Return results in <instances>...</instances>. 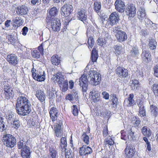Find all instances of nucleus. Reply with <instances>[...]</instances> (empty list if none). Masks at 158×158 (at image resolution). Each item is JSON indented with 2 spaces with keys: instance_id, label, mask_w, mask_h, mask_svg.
<instances>
[{
  "instance_id": "c03bdc74",
  "label": "nucleus",
  "mask_w": 158,
  "mask_h": 158,
  "mask_svg": "<svg viewBox=\"0 0 158 158\" xmlns=\"http://www.w3.org/2000/svg\"><path fill=\"white\" fill-rule=\"evenodd\" d=\"M68 88V81L67 80H65L62 84V91L63 92L66 91Z\"/></svg>"
},
{
  "instance_id": "680f3d73",
  "label": "nucleus",
  "mask_w": 158,
  "mask_h": 158,
  "mask_svg": "<svg viewBox=\"0 0 158 158\" xmlns=\"http://www.w3.org/2000/svg\"><path fill=\"white\" fill-rule=\"evenodd\" d=\"M108 129L107 127H105L103 129V135L104 136H106L108 135Z\"/></svg>"
},
{
  "instance_id": "f257e3e1",
  "label": "nucleus",
  "mask_w": 158,
  "mask_h": 158,
  "mask_svg": "<svg viewBox=\"0 0 158 158\" xmlns=\"http://www.w3.org/2000/svg\"><path fill=\"white\" fill-rule=\"evenodd\" d=\"M89 79V82L91 84L96 86L100 83L101 81V75L93 70H89L86 73L85 71L84 74L81 76L79 81V85L82 88V91L84 94L87 90Z\"/></svg>"
},
{
  "instance_id": "4468645a",
  "label": "nucleus",
  "mask_w": 158,
  "mask_h": 158,
  "mask_svg": "<svg viewBox=\"0 0 158 158\" xmlns=\"http://www.w3.org/2000/svg\"><path fill=\"white\" fill-rule=\"evenodd\" d=\"M115 72L120 77H126L128 75V70L122 67H118L116 69Z\"/></svg>"
},
{
  "instance_id": "0eeeda50",
  "label": "nucleus",
  "mask_w": 158,
  "mask_h": 158,
  "mask_svg": "<svg viewBox=\"0 0 158 158\" xmlns=\"http://www.w3.org/2000/svg\"><path fill=\"white\" fill-rule=\"evenodd\" d=\"M51 20V26L52 30L55 32L59 31L61 26L60 20L55 18H52Z\"/></svg>"
},
{
  "instance_id": "a19ab883",
  "label": "nucleus",
  "mask_w": 158,
  "mask_h": 158,
  "mask_svg": "<svg viewBox=\"0 0 158 158\" xmlns=\"http://www.w3.org/2000/svg\"><path fill=\"white\" fill-rule=\"evenodd\" d=\"M115 49V53L117 54H119L121 53L123 51V48L122 46L120 45H116L114 47Z\"/></svg>"
},
{
  "instance_id": "1a4fd4ad",
  "label": "nucleus",
  "mask_w": 158,
  "mask_h": 158,
  "mask_svg": "<svg viewBox=\"0 0 158 158\" xmlns=\"http://www.w3.org/2000/svg\"><path fill=\"white\" fill-rule=\"evenodd\" d=\"M125 12L129 18H133L136 14V8L133 5H128L126 9Z\"/></svg>"
},
{
  "instance_id": "473e14b6",
  "label": "nucleus",
  "mask_w": 158,
  "mask_h": 158,
  "mask_svg": "<svg viewBox=\"0 0 158 158\" xmlns=\"http://www.w3.org/2000/svg\"><path fill=\"white\" fill-rule=\"evenodd\" d=\"M150 108L152 115L156 117L158 114V108L157 106L155 105H151Z\"/></svg>"
},
{
  "instance_id": "49530a36",
  "label": "nucleus",
  "mask_w": 158,
  "mask_h": 158,
  "mask_svg": "<svg viewBox=\"0 0 158 158\" xmlns=\"http://www.w3.org/2000/svg\"><path fill=\"white\" fill-rule=\"evenodd\" d=\"M87 43L88 45V48H91L94 46V41L93 38L91 36L88 39Z\"/></svg>"
},
{
  "instance_id": "b1692460",
  "label": "nucleus",
  "mask_w": 158,
  "mask_h": 158,
  "mask_svg": "<svg viewBox=\"0 0 158 158\" xmlns=\"http://www.w3.org/2000/svg\"><path fill=\"white\" fill-rule=\"evenodd\" d=\"M36 96L38 99L41 102L44 101L46 98V95L43 91L41 90H37L36 92Z\"/></svg>"
},
{
  "instance_id": "774afa93",
  "label": "nucleus",
  "mask_w": 158,
  "mask_h": 158,
  "mask_svg": "<svg viewBox=\"0 0 158 158\" xmlns=\"http://www.w3.org/2000/svg\"><path fill=\"white\" fill-rule=\"evenodd\" d=\"M113 30L112 31V33L115 35V34H117L118 31L120 30H119V28L118 27H114L113 28Z\"/></svg>"
},
{
  "instance_id": "3c124183",
  "label": "nucleus",
  "mask_w": 158,
  "mask_h": 158,
  "mask_svg": "<svg viewBox=\"0 0 158 158\" xmlns=\"http://www.w3.org/2000/svg\"><path fill=\"white\" fill-rule=\"evenodd\" d=\"M152 90L156 96H158V83L154 84L152 85Z\"/></svg>"
},
{
  "instance_id": "423d86ee",
  "label": "nucleus",
  "mask_w": 158,
  "mask_h": 158,
  "mask_svg": "<svg viewBox=\"0 0 158 158\" xmlns=\"http://www.w3.org/2000/svg\"><path fill=\"white\" fill-rule=\"evenodd\" d=\"M3 94L6 99H12L14 96V93L12 88L10 85L7 84L4 86Z\"/></svg>"
},
{
  "instance_id": "f704fd0d",
  "label": "nucleus",
  "mask_w": 158,
  "mask_h": 158,
  "mask_svg": "<svg viewBox=\"0 0 158 158\" xmlns=\"http://www.w3.org/2000/svg\"><path fill=\"white\" fill-rule=\"evenodd\" d=\"M98 58V52L96 48H93L92 52L91 59L92 62H95Z\"/></svg>"
},
{
  "instance_id": "dca6fc26",
  "label": "nucleus",
  "mask_w": 158,
  "mask_h": 158,
  "mask_svg": "<svg viewBox=\"0 0 158 158\" xmlns=\"http://www.w3.org/2000/svg\"><path fill=\"white\" fill-rule=\"evenodd\" d=\"M77 16L80 20L82 21H85L87 18V14L86 10L83 8L78 9Z\"/></svg>"
},
{
  "instance_id": "412c9836",
  "label": "nucleus",
  "mask_w": 158,
  "mask_h": 158,
  "mask_svg": "<svg viewBox=\"0 0 158 158\" xmlns=\"http://www.w3.org/2000/svg\"><path fill=\"white\" fill-rule=\"evenodd\" d=\"M7 60L9 63L14 65L18 63L17 56L14 54L8 55L7 56Z\"/></svg>"
},
{
  "instance_id": "bb28decb",
  "label": "nucleus",
  "mask_w": 158,
  "mask_h": 158,
  "mask_svg": "<svg viewBox=\"0 0 158 158\" xmlns=\"http://www.w3.org/2000/svg\"><path fill=\"white\" fill-rule=\"evenodd\" d=\"M138 17L139 20L142 21L144 19L146 16L145 10L143 7H140L138 13Z\"/></svg>"
},
{
  "instance_id": "ea45409f",
  "label": "nucleus",
  "mask_w": 158,
  "mask_h": 158,
  "mask_svg": "<svg viewBox=\"0 0 158 158\" xmlns=\"http://www.w3.org/2000/svg\"><path fill=\"white\" fill-rule=\"evenodd\" d=\"M130 53L132 56L134 57H136L139 53L138 48L137 47L133 48L131 51Z\"/></svg>"
},
{
  "instance_id": "20e7f679",
  "label": "nucleus",
  "mask_w": 158,
  "mask_h": 158,
  "mask_svg": "<svg viewBox=\"0 0 158 158\" xmlns=\"http://www.w3.org/2000/svg\"><path fill=\"white\" fill-rule=\"evenodd\" d=\"M2 140L4 145L8 148H13L16 144V139L10 134L3 135Z\"/></svg>"
},
{
  "instance_id": "864d4df0",
  "label": "nucleus",
  "mask_w": 158,
  "mask_h": 158,
  "mask_svg": "<svg viewBox=\"0 0 158 158\" xmlns=\"http://www.w3.org/2000/svg\"><path fill=\"white\" fill-rule=\"evenodd\" d=\"M72 109V112L73 115L76 116L78 115V110L77 107L76 105H73L71 107Z\"/></svg>"
},
{
  "instance_id": "aec40b11",
  "label": "nucleus",
  "mask_w": 158,
  "mask_h": 158,
  "mask_svg": "<svg viewBox=\"0 0 158 158\" xmlns=\"http://www.w3.org/2000/svg\"><path fill=\"white\" fill-rule=\"evenodd\" d=\"M16 11L18 15H24L27 14L28 10L27 6L22 5L17 7L16 9Z\"/></svg>"
},
{
  "instance_id": "4be33fe9",
  "label": "nucleus",
  "mask_w": 158,
  "mask_h": 158,
  "mask_svg": "<svg viewBox=\"0 0 158 158\" xmlns=\"http://www.w3.org/2000/svg\"><path fill=\"white\" fill-rule=\"evenodd\" d=\"M6 120L5 117L2 115L0 116V131H2L6 130Z\"/></svg>"
},
{
  "instance_id": "5701e85b",
  "label": "nucleus",
  "mask_w": 158,
  "mask_h": 158,
  "mask_svg": "<svg viewBox=\"0 0 158 158\" xmlns=\"http://www.w3.org/2000/svg\"><path fill=\"white\" fill-rule=\"evenodd\" d=\"M134 95L133 94H131L129 97L124 102V104H126L128 106H133L135 103V101L133 99Z\"/></svg>"
},
{
  "instance_id": "c756f323",
  "label": "nucleus",
  "mask_w": 158,
  "mask_h": 158,
  "mask_svg": "<svg viewBox=\"0 0 158 158\" xmlns=\"http://www.w3.org/2000/svg\"><path fill=\"white\" fill-rule=\"evenodd\" d=\"M148 45L150 49L154 50L156 48L157 42L155 39L151 38L149 40Z\"/></svg>"
},
{
  "instance_id": "7c9ffc66",
  "label": "nucleus",
  "mask_w": 158,
  "mask_h": 158,
  "mask_svg": "<svg viewBox=\"0 0 158 158\" xmlns=\"http://www.w3.org/2000/svg\"><path fill=\"white\" fill-rule=\"evenodd\" d=\"M60 146L61 148L65 152L66 150V147L67 146L66 139L65 137H62L60 139Z\"/></svg>"
},
{
  "instance_id": "f03ea898",
  "label": "nucleus",
  "mask_w": 158,
  "mask_h": 158,
  "mask_svg": "<svg viewBox=\"0 0 158 158\" xmlns=\"http://www.w3.org/2000/svg\"><path fill=\"white\" fill-rule=\"evenodd\" d=\"M31 104L29 101L25 96L19 97L17 100L16 110L17 112L21 116L27 115L31 112Z\"/></svg>"
},
{
  "instance_id": "f3484780",
  "label": "nucleus",
  "mask_w": 158,
  "mask_h": 158,
  "mask_svg": "<svg viewBox=\"0 0 158 158\" xmlns=\"http://www.w3.org/2000/svg\"><path fill=\"white\" fill-rule=\"evenodd\" d=\"M135 148L133 146L130 145L127 146L125 149V154L126 157L129 158H132L134 155L135 152L134 149Z\"/></svg>"
},
{
  "instance_id": "f8f14e48",
  "label": "nucleus",
  "mask_w": 158,
  "mask_h": 158,
  "mask_svg": "<svg viewBox=\"0 0 158 158\" xmlns=\"http://www.w3.org/2000/svg\"><path fill=\"white\" fill-rule=\"evenodd\" d=\"M141 56L142 61L144 63H148L151 61V56L148 51L143 49Z\"/></svg>"
},
{
  "instance_id": "6ab92c4d",
  "label": "nucleus",
  "mask_w": 158,
  "mask_h": 158,
  "mask_svg": "<svg viewBox=\"0 0 158 158\" xmlns=\"http://www.w3.org/2000/svg\"><path fill=\"white\" fill-rule=\"evenodd\" d=\"M90 95L92 96L91 99L94 102H97L100 100V93L95 89L90 92Z\"/></svg>"
},
{
  "instance_id": "5fc2aeb1",
  "label": "nucleus",
  "mask_w": 158,
  "mask_h": 158,
  "mask_svg": "<svg viewBox=\"0 0 158 158\" xmlns=\"http://www.w3.org/2000/svg\"><path fill=\"white\" fill-rule=\"evenodd\" d=\"M83 140L84 142L87 144H88L89 143V137L86 135V134L84 133L82 136Z\"/></svg>"
},
{
  "instance_id": "a878e982",
  "label": "nucleus",
  "mask_w": 158,
  "mask_h": 158,
  "mask_svg": "<svg viewBox=\"0 0 158 158\" xmlns=\"http://www.w3.org/2000/svg\"><path fill=\"white\" fill-rule=\"evenodd\" d=\"M131 84V86L132 90L135 91L138 90L140 87V84L139 81L136 79L132 80Z\"/></svg>"
},
{
  "instance_id": "e433bc0d",
  "label": "nucleus",
  "mask_w": 158,
  "mask_h": 158,
  "mask_svg": "<svg viewBox=\"0 0 158 158\" xmlns=\"http://www.w3.org/2000/svg\"><path fill=\"white\" fill-rule=\"evenodd\" d=\"M131 122L134 127H138L140 124V121L138 117H134L131 118Z\"/></svg>"
},
{
  "instance_id": "58836bf2",
  "label": "nucleus",
  "mask_w": 158,
  "mask_h": 158,
  "mask_svg": "<svg viewBox=\"0 0 158 158\" xmlns=\"http://www.w3.org/2000/svg\"><path fill=\"white\" fill-rule=\"evenodd\" d=\"M101 4L100 2H95L94 4V9L95 11L98 13L101 9Z\"/></svg>"
},
{
  "instance_id": "ddd939ff",
  "label": "nucleus",
  "mask_w": 158,
  "mask_h": 158,
  "mask_svg": "<svg viewBox=\"0 0 158 158\" xmlns=\"http://www.w3.org/2000/svg\"><path fill=\"white\" fill-rule=\"evenodd\" d=\"M115 35L118 41L122 42L125 41L127 39V35L126 32L122 31H118Z\"/></svg>"
},
{
  "instance_id": "39448f33",
  "label": "nucleus",
  "mask_w": 158,
  "mask_h": 158,
  "mask_svg": "<svg viewBox=\"0 0 158 158\" xmlns=\"http://www.w3.org/2000/svg\"><path fill=\"white\" fill-rule=\"evenodd\" d=\"M36 72L34 68L31 70L33 77L34 79L39 81H43L45 79L44 71L41 69H39Z\"/></svg>"
},
{
  "instance_id": "c85d7f7f",
  "label": "nucleus",
  "mask_w": 158,
  "mask_h": 158,
  "mask_svg": "<svg viewBox=\"0 0 158 158\" xmlns=\"http://www.w3.org/2000/svg\"><path fill=\"white\" fill-rule=\"evenodd\" d=\"M58 10L56 7H53L49 10V17L50 18V19H51L52 18H54V17L58 14Z\"/></svg>"
},
{
  "instance_id": "e2e57ef3",
  "label": "nucleus",
  "mask_w": 158,
  "mask_h": 158,
  "mask_svg": "<svg viewBox=\"0 0 158 158\" xmlns=\"http://www.w3.org/2000/svg\"><path fill=\"white\" fill-rule=\"evenodd\" d=\"M103 98L106 99H108L109 98V94L106 92H103L102 93Z\"/></svg>"
},
{
  "instance_id": "4d7b16f0",
  "label": "nucleus",
  "mask_w": 158,
  "mask_h": 158,
  "mask_svg": "<svg viewBox=\"0 0 158 158\" xmlns=\"http://www.w3.org/2000/svg\"><path fill=\"white\" fill-rule=\"evenodd\" d=\"M97 41L98 44L100 46H102L106 43V40L104 38H99Z\"/></svg>"
},
{
  "instance_id": "7ed1b4c3",
  "label": "nucleus",
  "mask_w": 158,
  "mask_h": 158,
  "mask_svg": "<svg viewBox=\"0 0 158 158\" xmlns=\"http://www.w3.org/2000/svg\"><path fill=\"white\" fill-rule=\"evenodd\" d=\"M49 113L52 122L57 121L54 126L55 135L57 137H61L62 135L63 117L61 116L59 117L60 113L57 109L55 107L51 108Z\"/></svg>"
},
{
  "instance_id": "0e129e2a",
  "label": "nucleus",
  "mask_w": 158,
  "mask_h": 158,
  "mask_svg": "<svg viewBox=\"0 0 158 158\" xmlns=\"http://www.w3.org/2000/svg\"><path fill=\"white\" fill-rule=\"evenodd\" d=\"M41 0H31V2L33 5H39L41 3Z\"/></svg>"
},
{
  "instance_id": "8fccbe9b",
  "label": "nucleus",
  "mask_w": 158,
  "mask_h": 158,
  "mask_svg": "<svg viewBox=\"0 0 158 158\" xmlns=\"http://www.w3.org/2000/svg\"><path fill=\"white\" fill-rule=\"evenodd\" d=\"M77 94L74 93L72 94H69L67 96H66V98L67 99L70 101H73L75 98L77 97Z\"/></svg>"
},
{
  "instance_id": "338daca9",
  "label": "nucleus",
  "mask_w": 158,
  "mask_h": 158,
  "mask_svg": "<svg viewBox=\"0 0 158 158\" xmlns=\"http://www.w3.org/2000/svg\"><path fill=\"white\" fill-rule=\"evenodd\" d=\"M66 152L65 154V157L66 158H73L72 156L71 152L69 151V152L68 151L66 152V150L65 151Z\"/></svg>"
},
{
  "instance_id": "72a5a7b5",
  "label": "nucleus",
  "mask_w": 158,
  "mask_h": 158,
  "mask_svg": "<svg viewBox=\"0 0 158 158\" xmlns=\"http://www.w3.org/2000/svg\"><path fill=\"white\" fill-rule=\"evenodd\" d=\"M51 62L53 64L58 65L60 63V58L58 57V55H53L51 57Z\"/></svg>"
},
{
  "instance_id": "393cba45",
  "label": "nucleus",
  "mask_w": 158,
  "mask_h": 158,
  "mask_svg": "<svg viewBox=\"0 0 158 158\" xmlns=\"http://www.w3.org/2000/svg\"><path fill=\"white\" fill-rule=\"evenodd\" d=\"M21 154L23 158H30V152L29 148L28 147L22 149Z\"/></svg>"
},
{
  "instance_id": "2eb2a0df",
  "label": "nucleus",
  "mask_w": 158,
  "mask_h": 158,
  "mask_svg": "<svg viewBox=\"0 0 158 158\" xmlns=\"http://www.w3.org/2000/svg\"><path fill=\"white\" fill-rule=\"evenodd\" d=\"M52 79L53 80L56 81L60 87H61L62 82L64 80V76L60 72H58L55 75H54Z\"/></svg>"
},
{
  "instance_id": "c9c22d12",
  "label": "nucleus",
  "mask_w": 158,
  "mask_h": 158,
  "mask_svg": "<svg viewBox=\"0 0 158 158\" xmlns=\"http://www.w3.org/2000/svg\"><path fill=\"white\" fill-rule=\"evenodd\" d=\"M111 101L112 102V105L113 107H117L118 104V98L115 94H112L111 95Z\"/></svg>"
},
{
  "instance_id": "2f4dec72",
  "label": "nucleus",
  "mask_w": 158,
  "mask_h": 158,
  "mask_svg": "<svg viewBox=\"0 0 158 158\" xmlns=\"http://www.w3.org/2000/svg\"><path fill=\"white\" fill-rule=\"evenodd\" d=\"M142 133L145 136H150L152 134V131L149 128L147 127H144L142 128Z\"/></svg>"
},
{
  "instance_id": "9d476101",
  "label": "nucleus",
  "mask_w": 158,
  "mask_h": 158,
  "mask_svg": "<svg viewBox=\"0 0 158 158\" xmlns=\"http://www.w3.org/2000/svg\"><path fill=\"white\" fill-rule=\"evenodd\" d=\"M119 20V15L118 12L115 11L111 14L108 19L111 25L116 24L118 23Z\"/></svg>"
},
{
  "instance_id": "13d9d810",
  "label": "nucleus",
  "mask_w": 158,
  "mask_h": 158,
  "mask_svg": "<svg viewBox=\"0 0 158 158\" xmlns=\"http://www.w3.org/2000/svg\"><path fill=\"white\" fill-rule=\"evenodd\" d=\"M145 25L146 27H151L152 24V22L150 21V20L148 19H145Z\"/></svg>"
},
{
  "instance_id": "9b49d317",
  "label": "nucleus",
  "mask_w": 158,
  "mask_h": 158,
  "mask_svg": "<svg viewBox=\"0 0 158 158\" xmlns=\"http://www.w3.org/2000/svg\"><path fill=\"white\" fill-rule=\"evenodd\" d=\"M115 9L119 12L123 13L124 11L125 5L121 0H116L114 3Z\"/></svg>"
},
{
  "instance_id": "603ef678",
  "label": "nucleus",
  "mask_w": 158,
  "mask_h": 158,
  "mask_svg": "<svg viewBox=\"0 0 158 158\" xmlns=\"http://www.w3.org/2000/svg\"><path fill=\"white\" fill-rule=\"evenodd\" d=\"M7 38L9 42L11 44H14L17 41L11 35L7 36Z\"/></svg>"
},
{
  "instance_id": "37998d69",
  "label": "nucleus",
  "mask_w": 158,
  "mask_h": 158,
  "mask_svg": "<svg viewBox=\"0 0 158 158\" xmlns=\"http://www.w3.org/2000/svg\"><path fill=\"white\" fill-rule=\"evenodd\" d=\"M18 146L19 149L22 148V149H23V148L28 147L26 145L25 142H24L23 140H21L18 142Z\"/></svg>"
},
{
  "instance_id": "a18cd8bd",
  "label": "nucleus",
  "mask_w": 158,
  "mask_h": 158,
  "mask_svg": "<svg viewBox=\"0 0 158 158\" xmlns=\"http://www.w3.org/2000/svg\"><path fill=\"white\" fill-rule=\"evenodd\" d=\"M127 131L128 134L127 138L128 139L130 140H133L135 137V136L134 135V133L132 131L131 129H130L128 131Z\"/></svg>"
},
{
  "instance_id": "79ce46f5",
  "label": "nucleus",
  "mask_w": 158,
  "mask_h": 158,
  "mask_svg": "<svg viewBox=\"0 0 158 158\" xmlns=\"http://www.w3.org/2000/svg\"><path fill=\"white\" fill-rule=\"evenodd\" d=\"M31 54L32 56L35 58H38L40 56V53L37 50H34L31 51Z\"/></svg>"
},
{
  "instance_id": "6e6d98bb",
  "label": "nucleus",
  "mask_w": 158,
  "mask_h": 158,
  "mask_svg": "<svg viewBox=\"0 0 158 158\" xmlns=\"http://www.w3.org/2000/svg\"><path fill=\"white\" fill-rule=\"evenodd\" d=\"M139 115L141 117H144L146 115V111L144 107L139 108Z\"/></svg>"
},
{
  "instance_id": "de8ad7c7",
  "label": "nucleus",
  "mask_w": 158,
  "mask_h": 158,
  "mask_svg": "<svg viewBox=\"0 0 158 158\" xmlns=\"http://www.w3.org/2000/svg\"><path fill=\"white\" fill-rule=\"evenodd\" d=\"M13 127L16 129H17L20 125V121L17 119H15L13 122Z\"/></svg>"
},
{
  "instance_id": "6e6552de",
  "label": "nucleus",
  "mask_w": 158,
  "mask_h": 158,
  "mask_svg": "<svg viewBox=\"0 0 158 158\" xmlns=\"http://www.w3.org/2000/svg\"><path fill=\"white\" fill-rule=\"evenodd\" d=\"M73 6L69 4H64L61 8V14L64 17L68 16L72 11Z\"/></svg>"
},
{
  "instance_id": "69168bd1",
  "label": "nucleus",
  "mask_w": 158,
  "mask_h": 158,
  "mask_svg": "<svg viewBox=\"0 0 158 158\" xmlns=\"http://www.w3.org/2000/svg\"><path fill=\"white\" fill-rule=\"evenodd\" d=\"M38 49L39 51V52L42 55L44 54V50L43 46V44H41L38 47Z\"/></svg>"
},
{
  "instance_id": "a211bd4d",
  "label": "nucleus",
  "mask_w": 158,
  "mask_h": 158,
  "mask_svg": "<svg viewBox=\"0 0 158 158\" xmlns=\"http://www.w3.org/2000/svg\"><path fill=\"white\" fill-rule=\"evenodd\" d=\"M79 152L80 155L81 156H86L91 153L92 152V150L90 147L83 145L80 148Z\"/></svg>"
},
{
  "instance_id": "bf43d9fd",
  "label": "nucleus",
  "mask_w": 158,
  "mask_h": 158,
  "mask_svg": "<svg viewBox=\"0 0 158 158\" xmlns=\"http://www.w3.org/2000/svg\"><path fill=\"white\" fill-rule=\"evenodd\" d=\"M154 71V75L156 77H158V64H157L153 68Z\"/></svg>"
},
{
  "instance_id": "4c0bfd02",
  "label": "nucleus",
  "mask_w": 158,
  "mask_h": 158,
  "mask_svg": "<svg viewBox=\"0 0 158 158\" xmlns=\"http://www.w3.org/2000/svg\"><path fill=\"white\" fill-rule=\"evenodd\" d=\"M12 21L17 26H20L22 24V20L20 17H16L13 19Z\"/></svg>"
},
{
  "instance_id": "052dcab7",
  "label": "nucleus",
  "mask_w": 158,
  "mask_h": 158,
  "mask_svg": "<svg viewBox=\"0 0 158 158\" xmlns=\"http://www.w3.org/2000/svg\"><path fill=\"white\" fill-rule=\"evenodd\" d=\"M28 31V28L26 27H24L22 30V34L23 35H26Z\"/></svg>"
},
{
  "instance_id": "09e8293b",
  "label": "nucleus",
  "mask_w": 158,
  "mask_h": 158,
  "mask_svg": "<svg viewBox=\"0 0 158 158\" xmlns=\"http://www.w3.org/2000/svg\"><path fill=\"white\" fill-rule=\"evenodd\" d=\"M114 142L112 138L110 137H107L105 141V144H108L109 145H112L114 144Z\"/></svg>"
},
{
  "instance_id": "cd10ccee",
  "label": "nucleus",
  "mask_w": 158,
  "mask_h": 158,
  "mask_svg": "<svg viewBox=\"0 0 158 158\" xmlns=\"http://www.w3.org/2000/svg\"><path fill=\"white\" fill-rule=\"evenodd\" d=\"M57 155V152L55 148L53 147H51L49 149V158H56Z\"/></svg>"
}]
</instances>
